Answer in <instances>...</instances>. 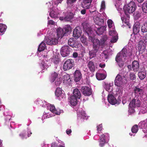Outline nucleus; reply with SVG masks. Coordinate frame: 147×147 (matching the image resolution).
Listing matches in <instances>:
<instances>
[{"label":"nucleus","instance_id":"49","mask_svg":"<svg viewBox=\"0 0 147 147\" xmlns=\"http://www.w3.org/2000/svg\"><path fill=\"white\" fill-rule=\"evenodd\" d=\"M142 9L143 12L147 13V3H144L143 4Z\"/></svg>","mask_w":147,"mask_h":147},{"label":"nucleus","instance_id":"38","mask_svg":"<svg viewBox=\"0 0 147 147\" xmlns=\"http://www.w3.org/2000/svg\"><path fill=\"white\" fill-rule=\"evenodd\" d=\"M106 29V27L104 26L100 27L97 28V30L96 31V33L98 35L102 34Z\"/></svg>","mask_w":147,"mask_h":147},{"label":"nucleus","instance_id":"10","mask_svg":"<svg viewBox=\"0 0 147 147\" xmlns=\"http://www.w3.org/2000/svg\"><path fill=\"white\" fill-rule=\"evenodd\" d=\"M77 0H67V9L70 11L75 12L77 8L75 3Z\"/></svg>","mask_w":147,"mask_h":147},{"label":"nucleus","instance_id":"29","mask_svg":"<svg viewBox=\"0 0 147 147\" xmlns=\"http://www.w3.org/2000/svg\"><path fill=\"white\" fill-rule=\"evenodd\" d=\"M92 1V0H83L82 7L86 9H89Z\"/></svg>","mask_w":147,"mask_h":147},{"label":"nucleus","instance_id":"11","mask_svg":"<svg viewBox=\"0 0 147 147\" xmlns=\"http://www.w3.org/2000/svg\"><path fill=\"white\" fill-rule=\"evenodd\" d=\"M109 134L105 133L101 135L100 138L99 146L100 147H103L105 144L107 143L109 140Z\"/></svg>","mask_w":147,"mask_h":147},{"label":"nucleus","instance_id":"21","mask_svg":"<svg viewBox=\"0 0 147 147\" xmlns=\"http://www.w3.org/2000/svg\"><path fill=\"white\" fill-rule=\"evenodd\" d=\"M68 45L72 47L77 48L78 45H81L79 42L76 41L74 38H70L68 40Z\"/></svg>","mask_w":147,"mask_h":147},{"label":"nucleus","instance_id":"56","mask_svg":"<svg viewBox=\"0 0 147 147\" xmlns=\"http://www.w3.org/2000/svg\"><path fill=\"white\" fill-rule=\"evenodd\" d=\"M56 23L52 20H50L48 21V25H51L55 26L56 25Z\"/></svg>","mask_w":147,"mask_h":147},{"label":"nucleus","instance_id":"44","mask_svg":"<svg viewBox=\"0 0 147 147\" xmlns=\"http://www.w3.org/2000/svg\"><path fill=\"white\" fill-rule=\"evenodd\" d=\"M51 61L52 62L55 64H57L59 63V59L58 57L57 56H53L51 59Z\"/></svg>","mask_w":147,"mask_h":147},{"label":"nucleus","instance_id":"14","mask_svg":"<svg viewBox=\"0 0 147 147\" xmlns=\"http://www.w3.org/2000/svg\"><path fill=\"white\" fill-rule=\"evenodd\" d=\"M74 61L71 59H68L64 63L63 65V69L65 71L69 70L72 68L74 65Z\"/></svg>","mask_w":147,"mask_h":147},{"label":"nucleus","instance_id":"15","mask_svg":"<svg viewBox=\"0 0 147 147\" xmlns=\"http://www.w3.org/2000/svg\"><path fill=\"white\" fill-rule=\"evenodd\" d=\"M71 51L70 47L68 46H63L60 49V53L62 56L65 57L69 55Z\"/></svg>","mask_w":147,"mask_h":147},{"label":"nucleus","instance_id":"28","mask_svg":"<svg viewBox=\"0 0 147 147\" xmlns=\"http://www.w3.org/2000/svg\"><path fill=\"white\" fill-rule=\"evenodd\" d=\"M63 80L64 83L66 84H69L71 82V79L69 75L65 74L63 75Z\"/></svg>","mask_w":147,"mask_h":147},{"label":"nucleus","instance_id":"61","mask_svg":"<svg viewBox=\"0 0 147 147\" xmlns=\"http://www.w3.org/2000/svg\"><path fill=\"white\" fill-rule=\"evenodd\" d=\"M28 129V137H30L31 135L32 134V132H31V131L30 130V129Z\"/></svg>","mask_w":147,"mask_h":147},{"label":"nucleus","instance_id":"51","mask_svg":"<svg viewBox=\"0 0 147 147\" xmlns=\"http://www.w3.org/2000/svg\"><path fill=\"white\" fill-rule=\"evenodd\" d=\"M112 38L111 40V43H115L118 40V36H112Z\"/></svg>","mask_w":147,"mask_h":147},{"label":"nucleus","instance_id":"36","mask_svg":"<svg viewBox=\"0 0 147 147\" xmlns=\"http://www.w3.org/2000/svg\"><path fill=\"white\" fill-rule=\"evenodd\" d=\"M96 77L98 80H101L104 79L106 78V76L104 74L97 73L96 74Z\"/></svg>","mask_w":147,"mask_h":147},{"label":"nucleus","instance_id":"52","mask_svg":"<svg viewBox=\"0 0 147 147\" xmlns=\"http://www.w3.org/2000/svg\"><path fill=\"white\" fill-rule=\"evenodd\" d=\"M19 135L22 139H26L28 137L26 133L24 132L20 134Z\"/></svg>","mask_w":147,"mask_h":147},{"label":"nucleus","instance_id":"5","mask_svg":"<svg viewBox=\"0 0 147 147\" xmlns=\"http://www.w3.org/2000/svg\"><path fill=\"white\" fill-rule=\"evenodd\" d=\"M121 74H117L115 80V84L118 87L116 90V94L119 96V97H121L122 95L123 91V88L125 82V78L124 76H122Z\"/></svg>","mask_w":147,"mask_h":147},{"label":"nucleus","instance_id":"16","mask_svg":"<svg viewBox=\"0 0 147 147\" xmlns=\"http://www.w3.org/2000/svg\"><path fill=\"white\" fill-rule=\"evenodd\" d=\"M75 12H73L69 11V13H65L64 17H60L59 20H61L65 21H69L73 18L74 13Z\"/></svg>","mask_w":147,"mask_h":147},{"label":"nucleus","instance_id":"42","mask_svg":"<svg viewBox=\"0 0 147 147\" xmlns=\"http://www.w3.org/2000/svg\"><path fill=\"white\" fill-rule=\"evenodd\" d=\"M73 95L76 96L77 98H80L81 96V94L79 90L77 88L74 89L73 90Z\"/></svg>","mask_w":147,"mask_h":147},{"label":"nucleus","instance_id":"60","mask_svg":"<svg viewBox=\"0 0 147 147\" xmlns=\"http://www.w3.org/2000/svg\"><path fill=\"white\" fill-rule=\"evenodd\" d=\"M43 103L42 105V107H47V104L48 103H47L44 100H43Z\"/></svg>","mask_w":147,"mask_h":147},{"label":"nucleus","instance_id":"50","mask_svg":"<svg viewBox=\"0 0 147 147\" xmlns=\"http://www.w3.org/2000/svg\"><path fill=\"white\" fill-rule=\"evenodd\" d=\"M63 29L64 30L65 32L66 33L70 31L71 30V28L69 25H67L65 26L64 28Z\"/></svg>","mask_w":147,"mask_h":147},{"label":"nucleus","instance_id":"54","mask_svg":"<svg viewBox=\"0 0 147 147\" xmlns=\"http://www.w3.org/2000/svg\"><path fill=\"white\" fill-rule=\"evenodd\" d=\"M129 78L131 80H134L136 79V76L134 73H131L129 75Z\"/></svg>","mask_w":147,"mask_h":147},{"label":"nucleus","instance_id":"18","mask_svg":"<svg viewBox=\"0 0 147 147\" xmlns=\"http://www.w3.org/2000/svg\"><path fill=\"white\" fill-rule=\"evenodd\" d=\"M140 98L135 97L129 104L130 107H139L140 106L141 102L140 100Z\"/></svg>","mask_w":147,"mask_h":147},{"label":"nucleus","instance_id":"64","mask_svg":"<svg viewBox=\"0 0 147 147\" xmlns=\"http://www.w3.org/2000/svg\"><path fill=\"white\" fill-rule=\"evenodd\" d=\"M71 129H68L66 130V133L67 134L69 135L71 134Z\"/></svg>","mask_w":147,"mask_h":147},{"label":"nucleus","instance_id":"7","mask_svg":"<svg viewBox=\"0 0 147 147\" xmlns=\"http://www.w3.org/2000/svg\"><path fill=\"white\" fill-rule=\"evenodd\" d=\"M90 39L92 42L93 47L94 49L89 51V58L92 59L96 56V53L97 52L98 50L100 47V42L99 40L97 39H94L91 37Z\"/></svg>","mask_w":147,"mask_h":147},{"label":"nucleus","instance_id":"53","mask_svg":"<svg viewBox=\"0 0 147 147\" xmlns=\"http://www.w3.org/2000/svg\"><path fill=\"white\" fill-rule=\"evenodd\" d=\"M134 108H135V107H129L128 111L129 113H130V114H133L135 112V111Z\"/></svg>","mask_w":147,"mask_h":147},{"label":"nucleus","instance_id":"22","mask_svg":"<svg viewBox=\"0 0 147 147\" xmlns=\"http://www.w3.org/2000/svg\"><path fill=\"white\" fill-rule=\"evenodd\" d=\"M81 91L83 95L85 96H89L92 94L91 89L88 87H82Z\"/></svg>","mask_w":147,"mask_h":147},{"label":"nucleus","instance_id":"13","mask_svg":"<svg viewBox=\"0 0 147 147\" xmlns=\"http://www.w3.org/2000/svg\"><path fill=\"white\" fill-rule=\"evenodd\" d=\"M47 109L48 110H49L51 112L55 115H59L61 113L63 112L62 110L57 109H56L54 105L50 104H47Z\"/></svg>","mask_w":147,"mask_h":147},{"label":"nucleus","instance_id":"31","mask_svg":"<svg viewBox=\"0 0 147 147\" xmlns=\"http://www.w3.org/2000/svg\"><path fill=\"white\" fill-rule=\"evenodd\" d=\"M105 8V3L104 1H102L101 2V6H100V12H102V15L103 16H104L105 18L106 19L108 18H107V17L104 12H103Z\"/></svg>","mask_w":147,"mask_h":147},{"label":"nucleus","instance_id":"58","mask_svg":"<svg viewBox=\"0 0 147 147\" xmlns=\"http://www.w3.org/2000/svg\"><path fill=\"white\" fill-rule=\"evenodd\" d=\"M99 65V66L102 68H104L105 66V64L103 63H100Z\"/></svg>","mask_w":147,"mask_h":147},{"label":"nucleus","instance_id":"34","mask_svg":"<svg viewBox=\"0 0 147 147\" xmlns=\"http://www.w3.org/2000/svg\"><path fill=\"white\" fill-rule=\"evenodd\" d=\"M87 66L91 72H94L95 71V67L92 61H90L88 62Z\"/></svg>","mask_w":147,"mask_h":147},{"label":"nucleus","instance_id":"17","mask_svg":"<svg viewBox=\"0 0 147 147\" xmlns=\"http://www.w3.org/2000/svg\"><path fill=\"white\" fill-rule=\"evenodd\" d=\"M116 97L111 94H109L107 96L108 102L112 105H119V102L117 100Z\"/></svg>","mask_w":147,"mask_h":147},{"label":"nucleus","instance_id":"24","mask_svg":"<svg viewBox=\"0 0 147 147\" xmlns=\"http://www.w3.org/2000/svg\"><path fill=\"white\" fill-rule=\"evenodd\" d=\"M82 30L79 26L75 28L73 31V36L76 39L78 38L80 36Z\"/></svg>","mask_w":147,"mask_h":147},{"label":"nucleus","instance_id":"8","mask_svg":"<svg viewBox=\"0 0 147 147\" xmlns=\"http://www.w3.org/2000/svg\"><path fill=\"white\" fill-rule=\"evenodd\" d=\"M92 14H95L94 16V20L95 24L99 26L102 25L104 22V20L103 19L100 17V14L98 13L96 11H92L90 12Z\"/></svg>","mask_w":147,"mask_h":147},{"label":"nucleus","instance_id":"62","mask_svg":"<svg viewBox=\"0 0 147 147\" xmlns=\"http://www.w3.org/2000/svg\"><path fill=\"white\" fill-rule=\"evenodd\" d=\"M78 53L77 52H74L73 53V57L74 58L77 57L78 56Z\"/></svg>","mask_w":147,"mask_h":147},{"label":"nucleus","instance_id":"32","mask_svg":"<svg viewBox=\"0 0 147 147\" xmlns=\"http://www.w3.org/2000/svg\"><path fill=\"white\" fill-rule=\"evenodd\" d=\"M46 39H48V38H45L44 40L39 45L38 49V51L39 52H41V51H43L45 49L46 47L45 43H46L47 44V43L45 41Z\"/></svg>","mask_w":147,"mask_h":147},{"label":"nucleus","instance_id":"30","mask_svg":"<svg viewBox=\"0 0 147 147\" xmlns=\"http://www.w3.org/2000/svg\"><path fill=\"white\" fill-rule=\"evenodd\" d=\"M113 85V83H106L104 86V88L106 90L109 92V94L111 93L113 91L112 86Z\"/></svg>","mask_w":147,"mask_h":147},{"label":"nucleus","instance_id":"20","mask_svg":"<svg viewBox=\"0 0 147 147\" xmlns=\"http://www.w3.org/2000/svg\"><path fill=\"white\" fill-rule=\"evenodd\" d=\"M129 71L131 70L132 68L134 72L137 71L139 68V64L137 61H134L132 62V66L131 65H129L127 66Z\"/></svg>","mask_w":147,"mask_h":147},{"label":"nucleus","instance_id":"12","mask_svg":"<svg viewBox=\"0 0 147 147\" xmlns=\"http://www.w3.org/2000/svg\"><path fill=\"white\" fill-rule=\"evenodd\" d=\"M42 57L41 59H42V61L40 66L42 69H46L50 65V64L47 61V55H42Z\"/></svg>","mask_w":147,"mask_h":147},{"label":"nucleus","instance_id":"33","mask_svg":"<svg viewBox=\"0 0 147 147\" xmlns=\"http://www.w3.org/2000/svg\"><path fill=\"white\" fill-rule=\"evenodd\" d=\"M143 41L140 40L139 42L138 45V47L139 50V51H142V52H144L146 49V47L145 45H146L144 44V42Z\"/></svg>","mask_w":147,"mask_h":147},{"label":"nucleus","instance_id":"40","mask_svg":"<svg viewBox=\"0 0 147 147\" xmlns=\"http://www.w3.org/2000/svg\"><path fill=\"white\" fill-rule=\"evenodd\" d=\"M55 115L53 114H50L49 113L44 112L42 117V120H43L45 119L52 117Z\"/></svg>","mask_w":147,"mask_h":147},{"label":"nucleus","instance_id":"2","mask_svg":"<svg viewBox=\"0 0 147 147\" xmlns=\"http://www.w3.org/2000/svg\"><path fill=\"white\" fill-rule=\"evenodd\" d=\"M47 33L49 34L48 37V39H46L45 41L47 43V45H49L57 44L59 39V38H61L66 34L64 30L61 28H57L56 31L53 32L52 30Z\"/></svg>","mask_w":147,"mask_h":147},{"label":"nucleus","instance_id":"63","mask_svg":"<svg viewBox=\"0 0 147 147\" xmlns=\"http://www.w3.org/2000/svg\"><path fill=\"white\" fill-rule=\"evenodd\" d=\"M41 147H49L48 145L45 144L44 142L41 144Z\"/></svg>","mask_w":147,"mask_h":147},{"label":"nucleus","instance_id":"41","mask_svg":"<svg viewBox=\"0 0 147 147\" xmlns=\"http://www.w3.org/2000/svg\"><path fill=\"white\" fill-rule=\"evenodd\" d=\"M7 28V27L5 25L0 24V34H3Z\"/></svg>","mask_w":147,"mask_h":147},{"label":"nucleus","instance_id":"27","mask_svg":"<svg viewBox=\"0 0 147 147\" xmlns=\"http://www.w3.org/2000/svg\"><path fill=\"white\" fill-rule=\"evenodd\" d=\"M79 98H77L75 96H71L69 99L70 104L72 106H75L78 102V99Z\"/></svg>","mask_w":147,"mask_h":147},{"label":"nucleus","instance_id":"57","mask_svg":"<svg viewBox=\"0 0 147 147\" xmlns=\"http://www.w3.org/2000/svg\"><path fill=\"white\" fill-rule=\"evenodd\" d=\"M102 129V124L99 125L97 126V130L98 131H100Z\"/></svg>","mask_w":147,"mask_h":147},{"label":"nucleus","instance_id":"4","mask_svg":"<svg viewBox=\"0 0 147 147\" xmlns=\"http://www.w3.org/2000/svg\"><path fill=\"white\" fill-rule=\"evenodd\" d=\"M133 92L135 97L144 100L142 109L145 112H147V96L144 90L141 88L136 86L133 88Z\"/></svg>","mask_w":147,"mask_h":147},{"label":"nucleus","instance_id":"6","mask_svg":"<svg viewBox=\"0 0 147 147\" xmlns=\"http://www.w3.org/2000/svg\"><path fill=\"white\" fill-rule=\"evenodd\" d=\"M62 1L63 0H53L52 5L50 2L48 3L50 5L49 7L50 9L49 11L50 17L54 18L57 17L58 15H59V12L58 9L57 8L54 7L53 5H54L57 6L58 4L59 3H61Z\"/></svg>","mask_w":147,"mask_h":147},{"label":"nucleus","instance_id":"46","mask_svg":"<svg viewBox=\"0 0 147 147\" xmlns=\"http://www.w3.org/2000/svg\"><path fill=\"white\" fill-rule=\"evenodd\" d=\"M109 34L110 36H112L117 35V34L114 29L112 30L110 29L109 31Z\"/></svg>","mask_w":147,"mask_h":147},{"label":"nucleus","instance_id":"3","mask_svg":"<svg viewBox=\"0 0 147 147\" xmlns=\"http://www.w3.org/2000/svg\"><path fill=\"white\" fill-rule=\"evenodd\" d=\"M136 9V5L133 1H131L128 4L125 5L123 7L125 16L121 17V19L123 23L125 24L124 26H128L130 28V25L129 23V14L127 13H131L133 12Z\"/></svg>","mask_w":147,"mask_h":147},{"label":"nucleus","instance_id":"1","mask_svg":"<svg viewBox=\"0 0 147 147\" xmlns=\"http://www.w3.org/2000/svg\"><path fill=\"white\" fill-rule=\"evenodd\" d=\"M133 50V48L131 47L124 48L118 54L116 58V61L119 67H122L124 63L127 62V59L132 55Z\"/></svg>","mask_w":147,"mask_h":147},{"label":"nucleus","instance_id":"45","mask_svg":"<svg viewBox=\"0 0 147 147\" xmlns=\"http://www.w3.org/2000/svg\"><path fill=\"white\" fill-rule=\"evenodd\" d=\"M138 75L140 79L143 80L146 77V73L144 71L139 72L138 73Z\"/></svg>","mask_w":147,"mask_h":147},{"label":"nucleus","instance_id":"25","mask_svg":"<svg viewBox=\"0 0 147 147\" xmlns=\"http://www.w3.org/2000/svg\"><path fill=\"white\" fill-rule=\"evenodd\" d=\"M78 118L82 121L84 119H87V117L84 111L81 110L77 112Z\"/></svg>","mask_w":147,"mask_h":147},{"label":"nucleus","instance_id":"43","mask_svg":"<svg viewBox=\"0 0 147 147\" xmlns=\"http://www.w3.org/2000/svg\"><path fill=\"white\" fill-rule=\"evenodd\" d=\"M141 30L143 33L147 32V21L144 23L142 25L141 28Z\"/></svg>","mask_w":147,"mask_h":147},{"label":"nucleus","instance_id":"47","mask_svg":"<svg viewBox=\"0 0 147 147\" xmlns=\"http://www.w3.org/2000/svg\"><path fill=\"white\" fill-rule=\"evenodd\" d=\"M138 130V126L137 125H135L132 127L131 131L132 133H137Z\"/></svg>","mask_w":147,"mask_h":147},{"label":"nucleus","instance_id":"39","mask_svg":"<svg viewBox=\"0 0 147 147\" xmlns=\"http://www.w3.org/2000/svg\"><path fill=\"white\" fill-rule=\"evenodd\" d=\"M108 26L111 29H114L115 26L113 22L111 19L108 20L107 21Z\"/></svg>","mask_w":147,"mask_h":147},{"label":"nucleus","instance_id":"35","mask_svg":"<svg viewBox=\"0 0 147 147\" xmlns=\"http://www.w3.org/2000/svg\"><path fill=\"white\" fill-rule=\"evenodd\" d=\"M140 28V26L138 23H136L134 26L133 28V32L134 34H136L138 33Z\"/></svg>","mask_w":147,"mask_h":147},{"label":"nucleus","instance_id":"26","mask_svg":"<svg viewBox=\"0 0 147 147\" xmlns=\"http://www.w3.org/2000/svg\"><path fill=\"white\" fill-rule=\"evenodd\" d=\"M74 80L76 82L79 81L82 78V74L79 70H76L74 74Z\"/></svg>","mask_w":147,"mask_h":147},{"label":"nucleus","instance_id":"59","mask_svg":"<svg viewBox=\"0 0 147 147\" xmlns=\"http://www.w3.org/2000/svg\"><path fill=\"white\" fill-rule=\"evenodd\" d=\"M80 13L82 15H84L86 13V10L85 9H82L80 11Z\"/></svg>","mask_w":147,"mask_h":147},{"label":"nucleus","instance_id":"23","mask_svg":"<svg viewBox=\"0 0 147 147\" xmlns=\"http://www.w3.org/2000/svg\"><path fill=\"white\" fill-rule=\"evenodd\" d=\"M64 91L60 88H57L55 92V94L57 96V99L60 100L61 98H63L64 95Z\"/></svg>","mask_w":147,"mask_h":147},{"label":"nucleus","instance_id":"48","mask_svg":"<svg viewBox=\"0 0 147 147\" xmlns=\"http://www.w3.org/2000/svg\"><path fill=\"white\" fill-rule=\"evenodd\" d=\"M80 40L82 43L86 45L87 44V38L84 36L83 35L80 38Z\"/></svg>","mask_w":147,"mask_h":147},{"label":"nucleus","instance_id":"9","mask_svg":"<svg viewBox=\"0 0 147 147\" xmlns=\"http://www.w3.org/2000/svg\"><path fill=\"white\" fill-rule=\"evenodd\" d=\"M60 76L57 72H53L51 74L50 78V81L51 82H55V85L56 86H58L60 85L61 82V80L60 79Z\"/></svg>","mask_w":147,"mask_h":147},{"label":"nucleus","instance_id":"37","mask_svg":"<svg viewBox=\"0 0 147 147\" xmlns=\"http://www.w3.org/2000/svg\"><path fill=\"white\" fill-rule=\"evenodd\" d=\"M107 37L106 35H103L101 39V42L99 41L100 42V47L101 48H103L104 47L105 45V42L107 39Z\"/></svg>","mask_w":147,"mask_h":147},{"label":"nucleus","instance_id":"55","mask_svg":"<svg viewBox=\"0 0 147 147\" xmlns=\"http://www.w3.org/2000/svg\"><path fill=\"white\" fill-rule=\"evenodd\" d=\"M36 104H38L41 106H42V105L43 103V100H41L40 99H38L36 101Z\"/></svg>","mask_w":147,"mask_h":147},{"label":"nucleus","instance_id":"19","mask_svg":"<svg viewBox=\"0 0 147 147\" xmlns=\"http://www.w3.org/2000/svg\"><path fill=\"white\" fill-rule=\"evenodd\" d=\"M138 126L140 128L143 129L144 132L147 134V119L140 121L138 124ZM145 136L147 137V134H146Z\"/></svg>","mask_w":147,"mask_h":147}]
</instances>
